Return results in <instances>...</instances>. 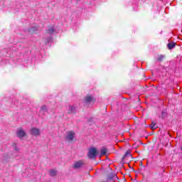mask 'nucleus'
<instances>
[{
    "mask_svg": "<svg viewBox=\"0 0 182 182\" xmlns=\"http://www.w3.org/2000/svg\"><path fill=\"white\" fill-rule=\"evenodd\" d=\"M105 181L107 182H120V179L117 177V175L113 173V171H106L104 173Z\"/></svg>",
    "mask_w": 182,
    "mask_h": 182,
    "instance_id": "obj_1",
    "label": "nucleus"
},
{
    "mask_svg": "<svg viewBox=\"0 0 182 182\" xmlns=\"http://www.w3.org/2000/svg\"><path fill=\"white\" fill-rule=\"evenodd\" d=\"M97 156V149L96 148L92 147L90 148L88 151V154H87V156L90 160H96V156Z\"/></svg>",
    "mask_w": 182,
    "mask_h": 182,
    "instance_id": "obj_2",
    "label": "nucleus"
},
{
    "mask_svg": "<svg viewBox=\"0 0 182 182\" xmlns=\"http://www.w3.org/2000/svg\"><path fill=\"white\" fill-rule=\"evenodd\" d=\"M75 135L76 134L75 133V132L70 131L67 132V136H65V139L66 140H68V141H73Z\"/></svg>",
    "mask_w": 182,
    "mask_h": 182,
    "instance_id": "obj_3",
    "label": "nucleus"
},
{
    "mask_svg": "<svg viewBox=\"0 0 182 182\" xmlns=\"http://www.w3.org/2000/svg\"><path fill=\"white\" fill-rule=\"evenodd\" d=\"M84 102L85 103L87 104L92 103V102L95 103V102H96V99H95L93 97L90 95H87V97H85Z\"/></svg>",
    "mask_w": 182,
    "mask_h": 182,
    "instance_id": "obj_4",
    "label": "nucleus"
},
{
    "mask_svg": "<svg viewBox=\"0 0 182 182\" xmlns=\"http://www.w3.org/2000/svg\"><path fill=\"white\" fill-rule=\"evenodd\" d=\"M16 135L18 137H20V139H22V137L26 136V132H25L22 128H18V130L16 132Z\"/></svg>",
    "mask_w": 182,
    "mask_h": 182,
    "instance_id": "obj_5",
    "label": "nucleus"
},
{
    "mask_svg": "<svg viewBox=\"0 0 182 182\" xmlns=\"http://www.w3.org/2000/svg\"><path fill=\"white\" fill-rule=\"evenodd\" d=\"M130 150H128L125 152L124 155L122 158V161H124V160H130L132 159V156L130 154Z\"/></svg>",
    "mask_w": 182,
    "mask_h": 182,
    "instance_id": "obj_6",
    "label": "nucleus"
},
{
    "mask_svg": "<svg viewBox=\"0 0 182 182\" xmlns=\"http://www.w3.org/2000/svg\"><path fill=\"white\" fill-rule=\"evenodd\" d=\"M82 166H85V162L80 160L74 164V168H80Z\"/></svg>",
    "mask_w": 182,
    "mask_h": 182,
    "instance_id": "obj_7",
    "label": "nucleus"
},
{
    "mask_svg": "<svg viewBox=\"0 0 182 182\" xmlns=\"http://www.w3.org/2000/svg\"><path fill=\"white\" fill-rule=\"evenodd\" d=\"M41 132L36 128H32L31 130V134H32V136H39Z\"/></svg>",
    "mask_w": 182,
    "mask_h": 182,
    "instance_id": "obj_8",
    "label": "nucleus"
},
{
    "mask_svg": "<svg viewBox=\"0 0 182 182\" xmlns=\"http://www.w3.org/2000/svg\"><path fill=\"white\" fill-rule=\"evenodd\" d=\"M150 127L152 130H156V129L159 127V126H157V122L156 121H152Z\"/></svg>",
    "mask_w": 182,
    "mask_h": 182,
    "instance_id": "obj_9",
    "label": "nucleus"
},
{
    "mask_svg": "<svg viewBox=\"0 0 182 182\" xmlns=\"http://www.w3.org/2000/svg\"><path fill=\"white\" fill-rule=\"evenodd\" d=\"M167 47L169 50H171V49H173V48H176V43L175 42L168 43L167 45Z\"/></svg>",
    "mask_w": 182,
    "mask_h": 182,
    "instance_id": "obj_10",
    "label": "nucleus"
},
{
    "mask_svg": "<svg viewBox=\"0 0 182 182\" xmlns=\"http://www.w3.org/2000/svg\"><path fill=\"white\" fill-rule=\"evenodd\" d=\"M49 173L51 177H55V176L58 174V171H56V169H51L49 171Z\"/></svg>",
    "mask_w": 182,
    "mask_h": 182,
    "instance_id": "obj_11",
    "label": "nucleus"
},
{
    "mask_svg": "<svg viewBox=\"0 0 182 182\" xmlns=\"http://www.w3.org/2000/svg\"><path fill=\"white\" fill-rule=\"evenodd\" d=\"M46 33H48V35H52L55 33V28H50L48 30H46Z\"/></svg>",
    "mask_w": 182,
    "mask_h": 182,
    "instance_id": "obj_12",
    "label": "nucleus"
},
{
    "mask_svg": "<svg viewBox=\"0 0 182 182\" xmlns=\"http://www.w3.org/2000/svg\"><path fill=\"white\" fill-rule=\"evenodd\" d=\"M107 154V149L103 147L101 149V156H106Z\"/></svg>",
    "mask_w": 182,
    "mask_h": 182,
    "instance_id": "obj_13",
    "label": "nucleus"
},
{
    "mask_svg": "<svg viewBox=\"0 0 182 182\" xmlns=\"http://www.w3.org/2000/svg\"><path fill=\"white\" fill-rule=\"evenodd\" d=\"M41 112H48V108L46 107V105H42L41 107Z\"/></svg>",
    "mask_w": 182,
    "mask_h": 182,
    "instance_id": "obj_14",
    "label": "nucleus"
},
{
    "mask_svg": "<svg viewBox=\"0 0 182 182\" xmlns=\"http://www.w3.org/2000/svg\"><path fill=\"white\" fill-rule=\"evenodd\" d=\"M167 117V111H162V117L164 119Z\"/></svg>",
    "mask_w": 182,
    "mask_h": 182,
    "instance_id": "obj_15",
    "label": "nucleus"
},
{
    "mask_svg": "<svg viewBox=\"0 0 182 182\" xmlns=\"http://www.w3.org/2000/svg\"><path fill=\"white\" fill-rule=\"evenodd\" d=\"M70 111L68 112V113H75V107H70Z\"/></svg>",
    "mask_w": 182,
    "mask_h": 182,
    "instance_id": "obj_16",
    "label": "nucleus"
},
{
    "mask_svg": "<svg viewBox=\"0 0 182 182\" xmlns=\"http://www.w3.org/2000/svg\"><path fill=\"white\" fill-rule=\"evenodd\" d=\"M160 175L158 173H154V178H159Z\"/></svg>",
    "mask_w": 182,
    "mask_h": 182,
    "instance_id": "obj_17",
    "label": "nucleus"
},
{
    "mask_svg": "<svg viewBox=\"0 0 182 182\" xmlns=\"http://www.w3.org/2000/svg\"><path fill=\"white\" fill-rule=\"evenodd\" d=\"M152 142L154 144H156V143H157V137H154L152 139Z\"/></svg>",
    "mask_w": 182,
    "mask_h": 182,
    "instance_id": "obj_18",
    "label": "nucleus"
},
{
    "mask_svg": "<svg viewBox=\"0 0 182 182\" xmlns=\"http://www.w3.org/2000/svg\"><path fill=\"white\" fill-rule=\"evenodd\" d=\"M166 58V55H160V60H163V59Z\"/></svg>",
    "mask_w": 182,
    "mask_h": 182,
    "instance_id": "obj_19",
    "label": "nucleus"
},
{
    "mask_svg": "<svg viewBox=\"0 0 182 182\" xmlns=\"http://www.w3.org/2000/svg\"><path fill=\"white\" fill-rule=\"evenodd\" d=\"M122 181L126 182L127 181L126 178L123 177L122 178Z\"/></svg>",
    "mask_w": 182,
    "mask_h": 182,
    "instance_id": "obj_20",
    "label": "nucleus"
},
{
    "mask_svg": "<svg viewBox=\"0 0 182 182\" xmlns=\"http://www.w3.org/2000/svg\"><path fill=\"white\" fill-rule=\"evenodd\" d=\"M14 149L18 151V147H16V146H14Z\"/></svg>",
    "mask_w": 182,
    "mask_h": 182,
    "instance_id": "obj_21",
    "label": "nucleus"
},
{
    "mask_svg": "<svg viewBox=\"0 0 182 182\" xmlns=\"http://www.w3.org/2000/svg\"><path fill=\"white\" fill-rule=\"evenodd\" d=\"M156 163L154 162V164H153V167H156Z\"/></svg>",
    "mask_w": 182,
    "mask_h": 182,
    "instance_id": "obj_22",
    "label": "nucleus"
},
{
    "mask_svg": "<svg viewBox=\"0 0 182 182\" xmlns=\"http://www.w3.org/2000/svg\"><path fill=\"white\" fill-rule=\"evenodd\" d=\"M140 166H143V162H140Z\"/></svg>",
    "mask_w": 182,
    "mask_h": 182,
    "instance_id": "obj_23",
    "label": "nucleus"
},
{
    "mask_svg": "<svg viewBox=\"0 0 182 182\" xmlns=\"http://www.w3.org/2000/svg\"><path fill=\"white\" fill-rule=\"evenodd\" d=\"M162 90H163V92H166V89H163Z\"/></svg>",
    "mask_w": 182,
    "mask_h": 182,
    "instance_id": "obj_24",
    "label": "nucleus"
},
{
    "mask_svg": "<svg viewBox=\"0 0 182 182\" xmlns=\"http://www.w3.org/2000/svg\"><path fill=\"white\" fill-rule=\"evenodd\" d=\"M159 144H158V145H157V148H159Z\"/></svg>",
    "mask_w": 182,
    "mask_h": 182,
    "instance_id": "obj_25",
    "label": "nucleus"
}]
</instances>
